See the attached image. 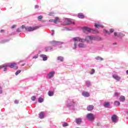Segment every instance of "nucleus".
<instances>
[{
	"label": "nucleus",
	"instance_id": "nucleus-9",
	"mask_svg": "<svg viewBox=\"0 0 128 128\" xmlns=\"http://www.w3.org/2000/svg\"><path fill=\"white\" fill-rule=\"evenodd\" d=\"M112 78L118 82H120V77L118 76V75L114 74L112 75Z\"/></svg>",
	"mask_w": 128,
	"mask_h": 128
},
{
	"label": "nucleus",
	"instance_id": "nucleus-28",
	"mask_svg": "<svg viewBox=\"0 0 128 128\" xmlns=\"http://www.w3.org/2000/svg\"><path fill=\"white\" fill-rule=\"evenodd\" d=\"M52 48L50 46L46 47L45 48V50L46 52H48V50H52Z\"/></svg>",
	"mask_w": 128,
	"mask_h": 128
},
{
	"label": "nucleus",
	"instance_id": "nucleus-14",
	"mask_svg": "<svg viewBox=\"0 0 128 128\" xmlns=\"http://www.w3.org/2000/svg\"><path fill=\"white\" fill-rule=\"evenodd\" d=\"M120 102H124L126 100V97L124 96H121L119 98Z\"/></svg>",
	"mask_w": 128,
	"mask_h": 128
},
{
	"label": "nucleus",
	"instance_id": "nucleus-44",
	"mask_svg": "<svg viewBox=\"0 0 128 128\" xmlns=\"http://www.w3.org/2000/svg\"><path fill=\"white\" fill-rule=\"evenodd\" d=\"M70 106H74V102H72V104H70Z\"/></svg>",
	"mask_w": 128,
	"mask_h": 128
},
{
	"label": "nucleus",
	"instance_id": "nucleus-4",
	"mask_svg": "<svg viewBox=\"0 0 128 128\" xmlns=\"http://www.w3.org/2000/svg\"><path fill=\"white\" fill-rule=\"evenodd\" d=\"M25 28L26 32H34V30H38V26H36L35 27L30 26V27Z\"/></svg>",
	"mask_w": 128,
	"mask_h": 128
},
{
	"label": "nucleus",
	"instance_id": "nucleus-36",
	"mask_svg": "<svg viewBox=\"0 0 128 128\" xmlns=\"http://www.w3.org/2000/svg\"><path fill=\"white\" fill-rule=\"evenodd\" d=\"M38 58V55L37 54L33 57V58Z\"/></svg>",
	"mask_w": 128,
	"mask_h": 128
},
{
	"label": "nucleus",
	"instance_id": "nucleus-47",
	"mask_svg": "<svg viewBox=\"0 0 128 128\" xmlns=\"http://www.w3.org/2000/svg\"><path fill=\"white\" fill-rule=\"evenodd\" d=\"M54 19H51L49 20V22H54Z\"/></svg>",
	"mask_w": 128,
	"mask_h": 128
},
{
	"label": "nucleus",
	"instance_id": "nucleus-37",
	"mask_svg": "<svg viewBox=\"0 0 128 128\" xmlns=\"http://www.w3.org/2000/svg\"><path fill=\"white\" fill-rule=\"evenodd\" d=\"M95 26L96 28H100V24H96Z\"/></svg>",
	"mask_w": 128,
	"mask_h": 128
},
{
	"label": "nucleus",
	"instance_id": "nucleus-30",
	"mask_svg": "<svg viewBox=\"0 0 128 128\" xmlns=\"http://www.w3.org/2000/svg\"><path fill=\"white\" fill-rule=\"evenodd\" d=\"M62 126H64V128H66V126H68V124L65 122L62 124Z\"/></svg>",
	"mask_w": 128,
	"mask_h": 128
},
{
	"label": "nucleus",
	"instance_id": "nucleus-43",
	"mask_svg": "<svg viewBox=\"0 0 128 128\" xmlns=\"http://www.w3.org/2000/svg\"><path fill=\"white\" fill-rule=\"evenodd\" d=\"M16 28V25H13L12 27V28Z\"/></svg>",
	"mask_w": 128,
	"mask_h": 128
},
{
	"label": "nucleus",
	"instance_id": "nucleus-52",
	"mask_svg": "<svg viewBox=\"0 0 128 128\" xmlns=\"http://www.w3.org/2000/svg\"><path fill=\"white\" fill-rule=\"evenodd\" d=\"M114 44H116V43H114Z\"/></svg>",
	"mask_w": 128,
	"mask_h": 128
},
{
	"label": "nucleus",
	"instance_id": "nucleus-33",
	"mask_svg": "<svg viewBox=\"0 0 128 128\" xmlns=\"http://www.w3.org/2000/svg\"><path fill=\"white\" fill-rule=\"evenodd\" d=\"M36 96H32V97H31V100H32L34 101L36 100Z\"/></svg>",
	"mask_w": 128,
	"mask_h": 128
},
{
	"label": "nucleus",
	"instance_id": "nucleus-38",
	"mask_svg": "<svg viewBox=\"0 0 128 128\" xmlns=\"http://www.w3.org/2000/svg\"><path fill=\"white\" fill-rule=\"evenodd\" d=\"M16 32H20L21 30H20V28H18L16 30Z\"/></svg>",
	"mask_w": 128,
	"mask_h": 128
},
{
	"label": "nucleus",
	"instance_id": "nucleus-6",
	"mask_svg": "<svg viewBox=\"0 0 128 128\" xmlns=\"http://www.w3.org/2000/svg\"><path fill=\"white\" fill-rule=\"evenodd\" d=\"M94 30L90 29L88 28L84 27L83 28V32L85 34H88L89 32H93Z\"/></svg>",
	"mask_w": 128,
	"mask_h": 128
},
{
	"label": "nucleus",
	"instance_id": "nucleus-17",
	"mask_svg": "<svg viewBox=\"0 0 128 128\" xmlns=\"http://www.w3.org/2000/svg\"><path fill=\"white\" fill-rule=\"evenodd\" d=\"M78 46H79V48H86V44H84L83 43H80L78 45Z\"/></svg>",
	"mask_w": 128,
	"mask_h": 128
},
{
	"label": "nucleus",
	"instance_id": "nucleus-31",
	"mask_svg": "<svg viewBox=\"0 0 128 128\" xmlns=\"http://www.w3.org/2000/svg\"><path fill=\"white\" fill-rule=\"evenodd\" d=\"M22 72L21 70H18L17 72H16L15 74L16 76H18L19 74H20V72Z\"/></svg>",
	"mask_w": 128,
	"mask_h": 128
},
{
	"label": "nucleus",
	"instance_id": "nucleus-1",
	"mask_svg": "<svg viewBox=\"0 0 128 128\" xmlns=\"http://www.w3.org/2000/svg\"><path fill=\"white\" fill-rule=\"evenodd\" d=\"M74 44L72 48L74 50H76V42H84V39L80 38V37H76L73 38Z\"/></svg>",
	"mask_w": 128,
	"mask_h": 128
},
{
	"label": "nucleus",
	"instance_id": "nucleus-27",
	"mask_svg": "<svg viewBox=\"0 0 128 128\" xmlns=\"http://www.w3.org/2000/svg\"><path fill=\"white\" fill-rule=\"evenodd\" d=\"M38 102H44V98H38Z\"/></svg>",
	"mask_w": 128,
	"mask_h": 128
},
{
	"label": "nucleus",
	"instance_id": "nucleus-53",
	"mask_svg": "<svg viewBox=\"0 0 128 128\" xmlns=\"http://www.w3.org/2000/svg\"><path fill=\"white\" fill-rule=\"evenodd\" d=\"M0 94H2V90H0Z\"/></svg>",
	"mask_w": 128,
	"mask_h": 128
},
{
	"label": "nucleus",
	"instance_id": "nucleus-39",
	"mask_svg": "<svg viewBox=\"0 0 128 128\" xmlns=\"http://www.w3.org/2000/svg\"><path fill=\"white\" fill-rule=\"evenodd\" d=\"M14 104H18V100H14Z\"/></svg>",
	"mask_w": 128,
	"mask_h": 128
},
{
	"label": "nucleus",
	"instance_id": "nucleus-22",
	"mask_svg": "<svg viewBox=\"0 0 128 128\" xmlns=\"http://www.w3.org/2000/svg\"><path fill=\"white\" fill-rule=\"evenodd\" d=\"M48 94L49 96H54V92L52 91H49L48 92Z\"/></svg>",
	"mask_w": 128,
	"mask_h": 128
},
{
	"label": "nucleus",
	"instance_id": "nucleus-26",
	"mask_svg": "<svg viewBox=\"0 0 128 128\" xmlns=\"http://www.w3.org/2000/svg\"><path fill=\"white\" fill-rule=\"evenodd\" d=\"M8 66L6 64H4L3 65L0 66V68H6Z\"/></svg>",
	"mask_w": 128,
	"mask_h": 128
},
{
	"label": "nucleus",
	"instance_id": "nucleus-50",
	"mask_svg": "<svg viewBox=\"0 0 128 128\" xmlns=\"http://www.w3.org/2000/svg\"><path fill=\"white\" fill-rule=\"evenodd\" d=\"M126 73L127 74H128V70L126 71Z\"/></svg>",
	"mask_w": 128,
	"mask_h": 128
},
{
	"label": "nucleus",
	"instance_id": "nucleus-40",
	"mask_svg": "<svg viewBox=\"0 0 128 128\" xmlns=\"http://www.w3.org/2000/svg\"><path fill=\"white\" fill-rule=\"evenodd\" d=\"M26 27L25 25H22V29L25 28V30H26Z\"/></svg>",
	"mask_w": 128,
	"mask_h": 128
},
{
	"label": "nucleus",
	"instance_id": "nucleus-8",
	"mask_svg": "<svg viewBox=\"0 0 128 128\" xmlns=\"http://www.w3.org/2000/svg\"><path fill=\"white\" fill-rule=\"evenodd\" d=\"M75 24L74 22V20L72 19H68L66 20V24L67 26H68L69 24Z\"/></svg>",
	"mask_w": 128,
	"mask_h": 128
},
{
	"label": "nucleus",
	"instance_id": "nucleus-13",
	"mask_svg": "<svg viewBox=\"0 0 128 128\" xmlns=\"http://www.w3.org/2000/svg\"><path fill=\"white\" fill-rule=\"evenodd\" d=\"M114 32V28H110V32L106 30V34H110Z\"/></svg>",
	"mask_w": 128,
	"mask_h": 128
},
{
	"label": "nucleus",
	"instance_id": "nucleus-3",
	"mask_svg": "<svg viewBox=\"0 0 128 128\" xmlns=\"http://www.w3.org/2000/svg\"><path fill=\"white\" fill-rule=\"evenodd\" d=\"M6 68L8 66L9 68H14V70H18V67L16 66V63L12 62L10 63V64H6Z\"/></svg>",
	"mask_w": 128,
	"mask_h": 128
},
{
	"label": "nucleus",
	"instance_id": "nucleus-46",
	"mask_svg": "<svg viewBox=\"0 0 128 128\" xmlns=\"http://www.w3.org/2000/svg\"><path fill=\"white\" fill-rule=\"evenodd\" d=\"M114 36H118V33L114 32Z\"/></svg>",
	"mask_w": 128,
	"mask_h": 128
},
{
	"label": "nucleus",
	"instance_id": "nucleus-24",
	"mask_svg": "<svg viewBox=\"0 0 128 128\" xmlns=\"http://www.w3.org/2000/svg\"><path fill=\"white\" fill-rule=\"evenodd\" d=\"M39 116L40 118H44V112H40L39 114Z\"/></svg>",
	"mask_w": 128,
	"mask_h": 128
},
{
	"label": "nucleus",
	"instance_id": "nucleus-29",
	"mask_svg": "<svg viewBox=\"0 0 128 128\" xmlns=\"http://www.w3.org/2000/svg\"><path fill=\"white\" fill-rule=\"evenodd\" d=\"M96 60H102L104 59L100 56L96 57Z\"/></svg>",
	"mask_w": 128,
	"mask_h": 128
},
{
	"label": "nucleus",
	"instance_id": "nucleus-35",
	"mask_svg": "<svg viewBox=\"0 0 128 128\" xmlns=\"http://www.w3.org/2000/svg\"><path fill=\"white\" fill-rule=\"evenodd\" d=\"M42 16H38V20H42Z\"/></svg>",
	"mask_w": 128,
	"mask_h": 128
},
{
	"label": "nucleus",
	"instance_id": "nucleus-20",
	"mask_svg": "<svg viewBox=\"0 0 128 128\" xmlns=\"http://www.w3.org/2000/svg\"><path fill=\"white\" fill-rule=\"evenodd\" d=\"M105 108H108L110 106V102H106L104 104Z\"/></svg>",
	"mask_w": 128,
	"mask_h": 128
},
{
	"label": "nucleus",
	"instance_id": "nucleus-32",
	"mask_svg": "<svg viewBox=\"0 0 128 128\" xmlns=\"http://www.w3.org/2000/svg\"><path fill=\"white\" fill-rule=\"evenodd\" d=\"M114 96H120V92H114Z\"/></svg>",
	"mask_w": 128,
	"mask_h": 128
},
{
	"label": "nucleus",
	"instance_id": "nucleus-10",
	"mask_svg": "<svg viewBox=\"0 0 128 128\" xmlns=\"http://www.w3.org/2000/svg\"><path fill=\"white\" fill-rule=\"evenodd\" d=\"M116 118H118V116L116 115H114L112 117V122H116Z\"/></svg>",
	"mask_w": 128,
	"mask_h": 128
},
{
	"label": "nucleus",
	"instance_id": "nucleus-19",
	"mask_svg": "<svg viewBox=\"0 0 128 128\" xmlns=\"http://www.w3.org/2000/svg\"><path fill=\"white\" fill-rule=\"evenodd\" d=\"M58 22H60V18H58V17H56L55 20H54V24H58Z\"/></svg>",
	"mask_w": 128,
	"mask_h": 128
},
{
	"label": "nucleus",
	"instance_id": "nucleus-49",
	"mask_svg": "<svg viewBox=\"0 0 128 128\" xmlns=\"http://www.w3.org/2000/svg\"><path fill=\"white\" fill-rule=\"evenodd\" d=\"M4 41H2V42H0L1 44H4Z\"/></svg>",
	"mask_w": 128,
	"mask_h": 128
},
{
	"label": "nucleus",
	"instance_id": "nucleus-45",
	"mask_svg": "<svg viewBox=\"0 0 128 128\" xmlns=\"http://www.w3.org/2000/svg\"><path fill=\"white\" fill-rule=\"evenodd\" d=\"M0 32H4V30H0Z\"/></svg>",
	"mask_w": 128,
	"mask_h": 128
},
{
	"label": "nucleus",
	"instance_id": "nucleus-25",
	"mask_svg": "<svg viewBox=\"0 0 128 128\" xmlns=\"http://www.w3.org/2000/svg\"><path fill=\"white\" fill-rule=\"evenodd\" d=\"M58 41H52L51 42L52 44H58Z\"/></svg>",
	"mask_w": 128,
	"mask_h": 128
},
{
	"label": "nucleus",
	"instance_id": "nucleus-48",
	"mask_svg": "<svg viewBox=\"0 0 128 128\" xmlns=\"http://www.w3.org/2000/svg\"><path fill=\"white\" fill-rule=\"evenodd\" d=\"M38 8V6L36 5V6H35V8Z\"/></svg>",
	"mask_w": 128,
	"mask_h": 128
},
{
	"label": "nucleus",
	"instance_id": "nucleus-2",
	"mask_svg": "<svg viewBox=\"0 0 128 128\" xmlns=\"http://www.w3.org/2000/svg\"><path fill=\"white\" fill-rule=\"evenodd\" d=\"M96 40V37L92 36H87L86 38L84 39V42H86L88 44H92V40Z\"/></svg>",
	"mask_w": 128,
	"mask_h": 128
},
{
	"label": "nucleus",
	"instance_id": "nucleus-23",
	"mask_svg": "<svg viewBox=\"0 0 128 128\" xmlns=\"http://www.w3.org/2000/svg\"><path fill=\"white\" fill-rule=\"evenodd\" d=\"M58 60H60V62H64V58L62 56H58Z\"/></svg>",
	"mask_w": 128,
	"mask_h": 128
},
{
	"label": "nucleus",
	"instance_id": "nucleus-42",
	"mask_svg": "<svg viewBox=\"0 0 128 128\" xmlns=\"http://www.w3.org/2000/svg\"><path fill=\"white\" fill-rule=\"evenodd\" d=\"M86 84H88V86H90V82H86Z\"/></svg>",
	"mask_w": 128,
	"mask_h": 128
},
{
	"label": "nucleus",
	"instance_id": "nucleus-51",
	"mask_svg": "<svg viewBox=\"0 0 128 128\" xmlns=\"http://www.w3.org/2000/svg\"><path fill=\"white\" fill-rule=\"evenodd\" d=\"M101 28H104V26H102V25L101 24Z\"/></svg>",
	"mask_w": 128,
	"mask_h": 128
},
{
	"label": "nucleus",
	"instance_id": "nucleus-18",
	"mask_svg": "<svg viewBox=\"0 0 128 128\" xmlns=\"http://www.w3.org/2000/svg\"><path fill=\"white\" fill-rule=\"evenodd\" d=\"M76 123L78 124H80L82 123V119L80 118H76Z\"/></svg>",
	"mask_w": 128,
	"mask_h": 128
},
{
	"label": "nucleus",
	"instance_id": "nucleus-11",
	"mask_svg": "<svg viewBox=\"0 0 128 128\" xmlns=\"http://www.w3.org/2000/svg\"><path fill=\"white\" fill-rule=\"evenodd\" d=\"M92 110H94V106H92V105H89L87 107V110L90 112Z\"/></svg>",
	"mask_w": 128,
	"mask_h": 128
},
{
	"label": "nucleus",
	"instance_id": "nucleus-41",
	"mask_svg": "<svg viewBox=\"0 0 128 128\" xmlns=\"http://www.w3.org/2000/svg\"><path fill=\"white\" fill-rule=\"evenodd\" d=\"M3 68H4V72H6V70H8L6 67H4Z\"/></svg>",
	"mask_w": 128,
	"mask_h": 128
},
{
	"label": "nucleus",
	"instance_id": "nucleus-21",
	"mask_svg": "<svg viewBox=\"0 0 128 128\" xmlns=\"http://www.w3.org/2000/svg\"><path fill=\"white\" fill-rule=\"evenodd\" d=\"M114 104L116 106H119L120 104V102L118 101H115Z\"/></svg>",
	"mask_w": 128,
	"mask_h": 128
},
{
	"label": "nucleus",
	"instance_id": "nucleus-34",
	"mask_svg": "<svg viewBox=\"0 0 128 128\" xmlns=\"http://www.w3.org/2000/svg\"><path fill=\"white\" fill-rule=\"evenodd\" d=\"M95 72L94 69H92L90 72L91 74H94Z\"/></svg>",
	"mask_w": 128,
	"mask_h": 128
},
{
	"label": "nucleus",
	"instance_id": "nucleus-54",
	"mask_svg": "<svg viewBox=\"0 0 128 128\" xmlns=\"http://www.w3.org/2000/svg\"><path fill=\"white\" fill-rule=\"evenodd\" d=\"M0 88H2L0 86Z\"/></svg>",
	"mask_w": 128,
	"mask_h": 128
},
{
	"label": "nucleus",
	"instance_id": "nucleus-15",
	"mask_svg": "<svg viewBox=\"0 0 128 128\" xmlns=\"http://www.w3.org/2000/svg\"><path fill=\"white\" fill-rule=\"evenodd\" d=\"M82 95L84 96L88 97L90 96V94L88 92H84L82 93Z\"/></svg>",
	"mask_w": 128,
	"mask_h": 128
},
{
	"label": "nucleus",
	"instance_id": "nucleus-12",
	"mask_svg": "<svg viewBox=\"0 0 128 128\" xmlns=\"http://www.w3.org/2000/svg\"><path fill=\"white\" fill-rule=\"evenodd\" d=\"M78 16L79 18H84V15L82 13L78 14Z\"/></svg>",
	"mask_w": 128,
	"mask_h": 128
},
{
	"label": "nucleus",
	"instance_id": "nucleus-5",
	"mask_svg": "<svg viewBox=\"0 0 128 128\" xmlns=\"http://www.w3.org/2000/svg\"><path fill=\"white\" fill-rule=\"evenodd\" d=\"M86 118L89 120H94V115L92 113L88 114Z\"/></svg>",
	"mask_w": 128,
	"mask_h": 128
},
{
	"label": "nucleus",
	"instance_id": "nucleus-16",
	"mask_svg": "<svg viewBox=\"0 0 128 128\" xmlns=\"http://www.w3.org/2000/svg\"><path fill=\"white\" fill-rule=\"evenodd\" d=\"M41 58H43V60H48V56L44 54H41L40 56Z\"/></svg>",
	"mask_w": 128,
	"mask_h": 128
},
{
	"label": "nucleus",
	"instance_id": "nucleus-7",
	"mask_svg": "<svg viewBox=\"0 0 128 128\" xmlns=\"http://www.w3.org/2000/svg\"><path fill=\"white\" fill-rule=\"evenodd\" d=\"M55 74H56V72H54V71H52L50 72L48 74L47 78L50 79V78H54V76Z\"/></svg>",
	"mask_w": 128,
	"mask_h": 128
}]
</instances>
